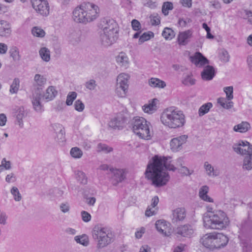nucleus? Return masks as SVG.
<instances>
[{"instance_id": "57", "label": "nucleus", "mask_w": 252, "mask_h": 252, "mask_svg": "<svg viewBox=\"0 0 252 252\" xmlns=\"http://www.w3.org/2000/svg\"><path fill=\"white\" fill-rule=\"evenodd\" d=\"M95 86V81L94 80H91L86 84V87L90 90L94 89Z\"/></svg>"}, {"instance_id": "25", "label": "nucleus", "mask_w": 252, "mask_h": 252, "mask_svg": "<svg viewBox=\"0 0 252 252\" xmlns=\"http://www.w3.org/2000/svg\"><path fill=\"white\" fill-rule=\"evenodd\" d=\"M149 85L153 88H163L166 86L164 81L157 78H152L149 80Z\"/></svg>"}, {"instance_id": "36", "label": "nucleus", "mask_w": 252, "mask_h": 252, "mask_svg": "<svg viewBox=\"0 0 252 252\" xmlns=\"http://www.w3.org/2000/svg\"><path fill=\"white\" fill-rule=\"evenodd\" d=\"M111 26L112 27L111 32L115 33V35L113 36V41L115 42L118 39L119 36V26L115 21H113L111 23Z\"/></svg>"}, {"instance_id": "47", "label": "nucleus", "mask_w": 252, "mask_h": 252, "mask_svg": "<svg viewBox=\"0 0 252 252\" xmlns=\"http://www.w3.org/2000/svg\"><path fill=\"white\" fill-rule=\"evenodd\" d=\"M10 56L13 60H18L20 59L19 51L16 47L12 48L10 51Z\"/></svg>"}, {"instance_id": "37", "label": "nucleus", "mask_w": 252, "mask_h": 252, "mask_svg": "<svg viewBox=\"0 0 252 252\" xmlns=\"http://www.w3.org/2000/svg\"><path fill=\"white\" fill-rule=\"evenodd\" d=\"M173 8V5L171 2H164L162 6V12L163 14L166 16L168 14V11L172 10Z\"/></svg>"}, {"instance_id": "27", "label": "nucleus", "mask_w": 252, "mask_h": 252, "mask_svg": "<svg viewBox=\"0 0 252 252\" xmlns=\"http://www.w3.org/2000/svg\"><path fill=\"white\" fill-rule=\"evenodd\" d=\"M57 93L58 92L56 90L54 87L50 86L47 89L44 97L47 101L51 100L56 96Z\"/></svg>"}, {"instance_id": "1", "label": "nucleus", "mask_w": 252, "mask_h": 252, "mask_svg": "<svg viewBox=\"0 0 252 252\" xmlns=\"http://www.w3.org/2000/svg\"><path fill=\"white\" fill-rule=\"evenodd\" d=\"M170 157L155 156L147 166L145 171L146 177L152 181V185L156 187H161L166 185L170 179V176L167 172H163V167L166 169L175 171L176 167L168 163L167 160Z\"/></svg>"}, {"instance_id": "23", "label": "nucleus", "mask_w": 252, "mask_h": 252, "mask_svg": "<svg viewBox=\"0 0 252 252\" xmlns=\"http://www.w3.org/2000/svg\"><path fill=\"white\" fill-rule=\"evenodd\" d=\"M110 20L109 18H103L100 23V28L103 31V34L106 36L109 37V33L110 31L109 29L110 27Z\"/></svg>"}, {"instance_id": "13", "label": "nucleus", "mask_w": 252, "mask_h": 252, "mask_svg": "<svg viewBox=\"0 0 252 252\" xmlns=\"http://www.w3.org/2000/svg\"><path fill=\"white\" fill-rule=\"evenodd\" d=\"M215 68L211 65H207L204 68L201 73L202 79L204 81H210L213 79L215 76Z\"/></svg>"}, {"instance_id": "18", "label": "nucleus", "mask_w": 252, "mask_h": 252, "mask_svg": "<svg viewBox=\"0 0 252 252\" xmlns=\"http://www.w3.org/2000/svg\"><path fill=\"white\" fill-rule=\"evenodd\" d=\"M192 32L191 30H187L180 32L178 36V42L180 45H186L188 43L189 39L192 36Z\"/></svg>"}, {"instance_id": "43", "label": "nucleus", "mask_w": 252, "mask_h": 252, "mask_svg": "<svg viewBox=\"0 0 252 252\" xmlns=\"http://www.w3.org/2000/svg\"><path fill=\"white\" fill-rule=\"evenodd\" d=\"M224 92L225 93L226 95V97L228 100H230L233 98V88L232 86L226 87H224Z\"/></svg>"}, {"instance_id": "16", "label": "nucleus", "mask_w": 252, "mask_h": 252, "mask_svg": "<svg viewBox=\"0 0 252 252\" xmlns=\"http://www.w3.org/2000/svg\"><path fill=\"white\" fill-rule=\"evenodd\" d=\"M214 233H208L203 236L200 242L207 248L211 250L214 249Z\"/></svg>"}, {"instance_id": "8", "label": "nucleus", "mask_w": 252, "mask_h": 252, "mask_svg": "<svg viewBox=\"0 0 252 252\" xmlns=\"http://www.w3.org/2000/svg\"><path fill=\"white\" fill-rule=\"evenodd\" d=\"M232 148L235 152L241 155H249L252 154V145L247 141H239L233 145Z\"/></svg>"}, {"instance_id": "44", "label": "nucleus", "mask_w": 252, "mask_h": 252, "mask_svg": "<svg viewBox=\"0 0 252 252\" xmlns=\"http://www.w3.org/2000/svg\"><path fill=\"white\" fill-rule=\"evenodd\" d=\"M220 59L224 63L228 62L229 60V55L227 51L225 50H221L220 53Z\"/></svg>"}, {"instance_id": "7", "label": "nucleus", "mask_w": 252, "mask_h": 252, "mask_svg": "<svg viewBox=\"0 0 252 252\" xmlns=\"http://www.w3.org/2000/svg\"><path fill=\"white\" fill-rule=\"evenodd\" d=\"M33 8L38 13L47 16L49 13V5L47 0H30Z\"/></svg>"}, {"instance_id": "56", "label": "nucleus", "mask_w": 252, "mask_h": 252, "mask_svg": "<svg viewBox=\"0 0 252 252\" xmlns=\"http://www.w3.org/2000/svg\"><path fill=\"white\" fill-rule=\"evenodd\" d=\"M156 209L151 208L149 206L145 211V215L147 217H151L156 214Z\"/></svg>"}, {"instance_id": "38", "label": "nucleus", "mask_w": 252, "mask_h": 252, "mask_svg": "<svg viewBox=\"0 0 252 252\" xmlns=\"http://www.w3.org/2000/svg\"><path fill=\"white\" fill-rule=\"evenodd\" d=\"M77 97V94L75 92H69L68 94L66 100V104L67 105H71L73 103V101L76 99Z\"/></svg>"}, {"instance_id": "62", "label": "nucleus", "mask_w": 252, "mask_h": 252, "mask_svg": "<svg viewBox=\"0 0 252 252\" xmlns=\"http://www.w3.org/2000/svg\"><path fill=\"white\" fill-rule=\"evenodd\" d=\"M7 121L6 116L4 114H0V126H3L5 125Z\"/></svg>"}, {"instance_id": "54", "label": "nucleus", "mask_w": 252, "mask_h": 252, "mask_svg": "<svg viewBox=\"0 0 252 252\" xmlns=\"http://www.w3.org/2000/svg\"><path fill=\"white\" fill-rule=\"evenodd\" d=\"M97 150L98 152H104L105 153H108L110 151V149L108 146L101 143L97 145Z\"/></svg>"}, {"instance_id": "33", "label": "nucleus", "mask_w": 252, "mask_h": 252, "mask_svg": "<svg viewBox=\"0 0 252 252\" xmlns=\"http://www.w3.org/2000/svg\"><path fill=\"white\" fill-rule=\"evenodd\" d=\"M162 35L166 39H171L175 36V32L170 28H165Z\"/></svg>"}, {"instance_id": "28", "label": "nucleus", "mask_w": 252, "mask_h": 252, "mask_svg": "<svg viewBox=\"0 0 252 252\" xmlns=\"http://www.w3.org/2000/svg\"><path fill=\"white\" fill-rule=\"evenodd\" d=\"M204 167L208 176L210 177H216L219 175V173L215 170L214 167L208 162H205Z\"/></svg>"}, {"instance_id": "12", "label": "nucleus", "mask_w": 252, "mask_h": 252, "mask_svg": "<svg viewBox=\"0 0 252 252\" xmlns=\"http://www.w3.org/2000/svg\"><path fill=\"white\" fill-rule=\"evenodd\" d=\"M229 241L228 238L222 233H214V249H220L225 246Z\"/></svg>"}, {"instance_id": "17", "label": "nucleus", "mask_w": 252, "mask_h": 252, "mask_svg": "<svg viewBox=\"0 0 252 252\" xmlns=\"http://www.w3.org/2000/svg\"><path fill=\"white\" fill-rule=\"evenodd\" d=\"M168 224L169 223L163 220H157L155 224L157 230L164 236H168L169 235L170 232L169 231Z\"/></svg>"}, {"instance_id": "10", "label": "nucleus", "mask_w": 252, "mask_h": 252, "mask_svg": "<svg viewBox=\"0 0 252 252\" xmlns=\"http://www.w3.org/2000/svg\"><path fill=\"white\" fill-rule=\"evenodd\" d=\"M188 136L183 135L173 138L170 141L171 149L173 152H177L182 148L183 144H185L187 140Z\"/></svg>"}, {"instance_id": "41", "label": "nucleus", "mask_w": 252, "mask_h": 252, "mask_svg": "<svg viewBox=\"0 0 252 252\" xmlns=\"http://www.w3.org/2000/svg\"><path fill=\"white\" fill-rule=\"evenodd\" d=\"M20 81L18 79L15 78L10 86V92L12 94L16 93L19 90Z\"/></svg>"}, {"instance_id": "2", "label": "nucleus", "mask_w": 252, "mask_h": 252, "mask_svg": "<svg viewBox=\"0 0 252 252\" xmlns=\"http://www.w3.org/2000/svg\"><path fill=\"white\" fill-rule=\"evenodd\" d=\"M100 12V8L96 4L84 2L74 8L72 18L76 23L86 24L97 19Z\"/></svg>"}, {"instance_id": "34", "label": "nucleus", "mask_w": 252, "mask_h": 252, "mask_svg": "<svg viewBox=\"0 0 252 252\" xmlns=\"http://www.w3.org/2000/svg\"><path fill=\"white\" fill-rule=\"evenodd\" d=\"M39 54L41 58L45 61L48 62L50 60V56L49 50L46 48H42L39 51Z\"/></svg>"}, {"instance_id": "35", "label": "nucleus", "mask_w": 252, "mask_h": 252, "mask_svg": "<svg viewBox=\"0 0 252 252\" xmlns=\"http://www.w3.org/2000/svg\"><path fill=\"white\" fill-rule=\"evenodd\" d=\"M75 240L77 243L83 246H87L89 244V238L86 235L77 236L75 237Z\"/></svg>"}, {"instance_id": "51", "label": "nucleus", "mask_w": 252, "mask_h": 252, "mask_svg": "<svg viewBox=\"0 0 252 252\" xmlns=\"http://www.w3.org/2000/svg\"><path fill=\"white\" fill-rule=\"evenodd\" d=\"M209 190V189L207 186H203L201 187L199 189V196L200 197V198H202V197H203L207 195Z\"/></svg>"}, {"instance_id": "52", "label": "nucleus", "mask_w": 252, "mask_h": 252, "mask_svg": "<svg viewBox=\"0 0 252 252\" xmlns=\"http://www.w3.org/2000/svg\"><path fill=\"white\" fill-rule=\"evenodd\" d=\"M81 216L82 220L84 222H89L91 220V215L87 212L83 211L81 212Z\"/></svg>"}, {"instance_id": "9", "label": "nucleus", "mask_w": 252, "mask_h": 252, "mask_svg": "<svg viewBox=\"0 0 252 252\" xmlns=\"http://www.w3.org/2000/svg\"><path fill=\"white\" fill-rule=\"evenodd\" d=\"M128 116L129 115L126 110L123 109L120 112L116 114L113 121H111V127L114 129L122 128L123 124L127 121Z\"/></svg>"}, {"instance_id": "6", "label": "nucleus", "mask_w": 252, "mask_h": 252, "mask_svg": "<svg viewBox=\"0 0 252 252\" xmlns=\"http://www.w3.org/2000/svg\"><path fill=\"white\" fill-rule=\"evenodd\" d=\"M92 233L93 237L98 240V246L99 248L104 247L109 244V239L105 228L98 225L95 226Z\"/></svg>"}, {"instance_id": "58", "label": "nucleus", "mask_w": 252, "mask_h": 252, "mask_svg": "<svg viewBox=\"0 0 252 252\" xmlns=\"http://www.w3.org/2000/svg\"><path fill=\"white\" fill-rule=\"evenodd\" d=\"M17 114H16V117L19 121L21 120L22 118L24 116V111L23 108H20L19 109V111L16 112ZM20 122V121H19Z\"/></svg>"}, {"instance_id": "19", "label": "nucleus", "mask_w": 252, "mask_h": 252, "mask_svg": "<svg viewBox=\"0 0 252 252\" xmlns=\"http://www.w3.org/2000/svg\"><path fill=\"white\" fill-rule=\"evenodd\" d=\"M192 62L198 67L209 63V61L200 52H196L195 54Z\"/></svg>"}, {"instance_id": "22", "label": "nucleus", "mask_w": 252, "mask_h": 252, "mask_svg": "<svg viewBox=\"0 0 252 252\" xmlns=\"http://www.w3.org/2000/svg\"><path fill=\"white\" fill-rule=\"evenodd\" d=\"M251 128L250 124L247 122H242L233 127V130L235 132L245 133Z\"/></svg>"}, {"instance_id": "20", "label": "nucleus", "mask_w": 252, "mask_h": 252, "mask_svg": "<svg viewBox=\"0 0 252 252\" xmlns=\"http://www.w3.org/2000/svg\"><path fill=\"white\" fill-rule=\"evenodd\" d=\"M116 61L117 63L121 66L127 68L129 65L128 58L126 53H120L116 57Z\"/></svg>"}, {"instance_id": "3", "label": "nucleus", "mask_w": 252, "mask_h": 252, "mask_svg": "<svg viewBox=\"0 0 252 252\" xmlns=\"http://www.w3.org/2000/svg\"><path fill=\"white\" fill-rule=\"evenodd\" d=\"M208 213L203 218V225L207 229L221 230L229 224V220L226 214L221 210L212 211L211 207H207Z\"/></svg>"}, {"instance_id": "32", "label": "nucleus", "mask_w": 252, "mask_h": 252, "mask_svg": "<svg viewBox=\"0 0 252 252\" xmlns=\"http://www.w3.org/2000/svg\"><path fill=\"white\" fill-rule=\"evenodd\" d=\"M212 104L211 102H208L202 105L198 111V114L200 116H202L208 113L210 109L212 107Z\"/></svg>"}, {"instance_id": "60", "label": "nucleus", "mask_w": 252, "mask_h": 252, "mask_svg": "<svg viewBox=\"0 0 252 252\" xmlns=\"http://www.w3.org/2000/svg\"><path fill=\"white\" fill-rule=\"evenodd\" d=\"M151 22L153 25H158L160 23L159 17L157 16H153L151 19Z\"/></svg>"}, {"instance_id": "21", "label": "nucleus", "mask_w": 252, "mask_h": 252, "mask_svg": "<svg viewBox=\"0 0 252 252\" xmlns=\"http://www.w3.org/2000/svg\"><path fill=\"white\" fill-rule=\"evenodd\" d=\"M130 78L128 74L122 73L120 74L117 78V85L128 88V80Z\"/></svg>"}, {"instance_id": "24", "label": "nucleus", "mask_w": 252, "mask_h": 252, "mask_svg": "<svg viewBox=\"0 0 252 252\" xmlns=\"http://www.w3.org/2000/svg\"><path fill=\"white\" fill-rule=\"evenodd\" d=\"M10 25L8 22L4 20L0 21V36H5L10 33Z\"/></svg>"}, {"instance_id": "15", "label": "nucleus", "mask_w": 252, "mask_h": 252, "mask_svg": "<svg viewBox=\"0 0 252 252\" xmlns=\"http://www.w3.org/2000/svg\"><path fill=\"white\" fill-rule=\"evenodd\" d=\"M172 222L177 223L178 221L183 220L186 216V212L184 208H178L173 211Z\"/></svg>"}, {"instance_id": "4", "label": "nucleus", "mask_w": 252, "mask_h": 252, "mask_svg": "<svg viewBox=\"0 0 252 252\" xmlns=\"http://www.w3.org/2000/svg\"><path fill=\"white\" fill-rule=\"evenodd\" d=\"M160 121L165 126L176 128L184 125L185 117L182 111L174 107H169L165 109L161 113Z\"/></svg>"}, {"instance_id": "64", "label": "nucleus", "mask_w": 252, "mask_h": 252, "mask_svg": "<svg viewBox=\"0 0 252 252\" xmlns=\"http://www.w3.org/2000/svg\"><path fill=\"white\" fill-rule=\"evenodd\" d=\"M159 202L158 197L157 196H154L152 199V203L151 206L154 208L158 204Z\"/></svg>"}, {"instance_id": "61", "label": "nucleus", "mask_w": 252, "mask_h": 252, "mask_svg": "<svg viewBox=\"0 0 252 252\" xmlns=\"http://www.w3.org/2000/svg\"><path fill=\"white\" fill-rule=\"evenodd\" d=\"M1 166L5 169H9L10 168V162L9 161H6L5 158H3L1 161Z\"/></svg>"}, {"instance_id": "45", "label": "nucleus", "mask_w": 252, "mask_h": 252, "mask_svg": "<svg viewBox=\"0 0 252 252\" xmlns=\"http://www.w3.org/2000/svg\"><path fill=\"white\" fill-rule=\"evenodd\" d=\"M183 83L184 85L187 86L193 85L195 83V80L192 77L188 75L183 81Z\"/></svg>"}, {"instance_id": "39", "label": "nucleus", "mask_w": 252, "mask_h": 252, "mask_svg": "<svg viewBox=\"0 0 252 252\" xmlns=\"http://www.w3.org/2000/svg\"><path fill=\"white\" fill-rule=\"evenodd\" d=\"M70 155L74 158H78L82 157L83 153L79 148L77 147H74L70 150Z\"/></svg>"}, {"instance_id": "46", "label": "nucleus", "mask_w": 252, "mask_h": 252, "mask_svg": "<svg viewBox=\"0 0 252 252\" xmlns=\"http://www.w3.org/2000/svg\"><path fill=\"white\" fill-rule=\"evenodd\" d=\"M75 109L78 112H82L85 108L84 103L80 100H77L74 103Z\"/></svg>"}, {"instance_id": "49", "label": "nucleus", "mask_w": 252, "mask_h": 252, "mask_svg": "<svg viewBox=\"0 0 252 252\" xmlns=\"http://www.w3.org/2000/svg\"><path fill=\"white\" fill-rule=\"evenodd\" d=\"M11 192L14 196V199L16 201H19L21 199V196L19 193L18 189L16 187H13L11 190Z\"/></svg>"}, {"instance_id": "31", "label": "nucleus", "mask_w": 252, "mask_h": 252, "mask_svg": "<svg viewBox=\"0 0 252 252\" xmlns=\"http://www.w3.org/2000/svg\"><path fill=\"white\" fill-rule=\"evenodd\" d=\"M154 36V34L152 32H147L143 33L139 38V44H141L145 41L150 40L151 38Z\"/></svg>"}, {"instance_id": "63", "label": "nucleus", "mask_w": 252, "mask_h": 252, "mask_svg": "<svg viewBox=\"0 0 252 252\" xmlns=\"http://www.w3.org/2000/svg\"><path fill=\"white\" fill-rule=\"evenodd\" d=\"M249 23L252 25V12L250 10H245Z\"/></svg>"}, {"instance_id": "55", "label": "nucleus", "mask_w": 252, "mask_h": 252, "mask_svg": "<svg viewBox=\"0 0 252 252\" xmlns=\"http://www.w3.org/2000/svg\"><path fill=\"white\" fill-rule=\"evenodd\" d=\"M179 172L182 175L186 176L190 175L192 173V172H190L188 168L186 166H182L181 168L179 169Z\"/></svg>"}, {"instance_id": "50", "label": "nucleus", "mask_w": 252, "mask_h": 252, "mask_svg": "<svg viewBox=\"0 0 252 252\" xmlns=\"http://www.w3.org/2000/svg\"><path fill=\"white\" fill-rule=\"evenodd\" d=\"M34 80L39 86L44 85L46 82V79L41 76L39 74H36L34 77Z\"/></svg>"}, {"instance_id": "26", "label": "nucleus", "mask_w": 252, "mask_h": 252, "mask_svg": "<svg viewBox=\"0 0 252 252\" xmlns=\"http://www.w3.org/2000/svg\"><path fill=\"white\" fill-rule=\"evenodd\" d=\"M242 168L248 171L252 169V154L245 156L243 160Z\"/></svg>"}, {"instance_id": "14", "label": "nucleus", "mask_w": 252, "mask_h": 252, "mask_svg": "<svg viewBox=\"0 0 252 252\" xmlns=\"http://www.w3.org/2000/svg\"><path fill=\"white\" fill-rule=\"evenodd\" d=\"M194 232L192 226L184 225L179 226L175 230V233L183 237H190Z\"/></svg>"}, {"instance_id": "42", "label": "nucleus", "mask_w": 252, "mask_h": 252, "mask_svg": "<svg viewBox=\"0 0 252 252\" xmlns=\"http://www.w3.org/2000/svg\"><path fill=\"white\" fill-rule=\"evenodd\" d=\"M40 97H35L33 98L32 102L34 109L37 111H41L42 110V106L40 102Z\"/></svg>"}, {"instance_id": "11", "label": "nucleus", "mask_w": 252, "mask_h": 252, "mask_svg": "<svg viewBox=\"0 0 252 252\" xmlns=\"http://www.w3.org/2000/svg\"><path fill=\"white\" fill-rule=\"evenodd\" d=\"M126 172L123 169L111 168V183L116 186L126 178Z\"/></svg>"}, {"instance_id": "53", "label": "nucleus", "mask_w": 252, "mask_h": 252, "mask_svg": "<svg viewBox=\"0 0 252 252\" xmlns=\"http://www.w3.org/2000/svg\"><path fill=\"white\" fill-rule=\"evenodd\" d=\"M131 26L132 29L134 31L140 30L141 28L140 22L136 19H134L131 21Z\"/></svg>"}, {"instance_id": "40", "label": "nucleus", "mask_w": 252, "mask_h": 252, "mask_svg": "<svg viewBox=\"0 0 252 252\" xmlns=\"http://www.w3.org/2000/svg\"><path fill=\"white\" fill-rule=\"evenodd\" d=\"M32 34L36 37H42L44 36L45 34V32L43 30L37 27H34L32 29Z\"/></svg>"}, {"instance_id": "59", "label": "nucleus", "mask_w": 252, "mask_h": 252, "mask_svg": "<svg viewBox=\"0 0 252 252\" xmlns=\"http://www.w3.org/2000/svg\"><path fill=\"white\" fill-rule=\"evenodd\" d=\"M8 50V47L6 44L0 43V54H5Z\"/></svg>"}, {"instance_id": "5", "label": "nucleus", "mask_w": 252, "mask_h": 252, "mask_svg": "<svg viewBox=\"0 0 252 252\" xmlns=\"http://www.w3.org/2000/svg\"><path fill=\"white\" fill-rule=\"evenodd\" d=\"M132 130L140 138L148 140L151 137L147 121L142 117H135L133 119Z\"/></svg>"}, {"instance_id": "48", "label": "nucleus", "mask_w": 252, "mask_h": 252, "mask_svg": "<svg viewBox=\"0 0 252 252\" xmlns=\"http://www.w3.org/2000/svg\"><path fill=\"white\" fill-rule=\"evenodd\" d=\"M77 179L81 184H86L87 183V178L86 177L85 174L81 172L78 171L77 173Z\"/></svg>"}, {"instance_id": "30", "label": "nucleus", "mask_w": 252, "mask_h": 252, "mask_svg": "<svg viewBox=\"0 0 252 252\" xmlns=\"http://www.w3.org/2000/svg\"><path fill=\"white\" fill-rule=\"evenodd\" d=\"M127 90L128 88L116 85L115 93L118 96L120 97H124L126 95Z\"/></svg>"}, {"instance_id": "29", "label": "nucleus", "mask_w": 252, "mask_h": 252, "mask_svg": "<svg viewBox=\"0 0 252 252\" xmlns=\"http://www.w3.org/2000/svg\"><path fill=\"white\" fill-rule=\"evenodd\" d=\"M156 99H153L151 102L145 104L143 106V110L145 113H153L156 110V104L155 102Z\"/></svg>"}]
</instances>
